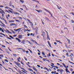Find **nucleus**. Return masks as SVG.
Here are the masks:
<instances>
[{
  "label": "nucleus",
  "mask_w": 74,
  "mask_h": 74,
  "mask_svg": "<svg viewBox=\"0 0 74 74\" xmlns=\"http://www.w3.org/2000/svg\"><path fill=\"white\" fill-rule=\"evenodd\" d=\"M45 11H46V12H49V14H50V15H51V16L52 17L53 16H52V14H51V12L47 10V9H45Z\"/></svg>",
  "instance_id": "nucleus-1"
},
{
  "label": "nucleus",
  "mask_w": 74,
  "mask_h": 74,
  "mask_svg": "<svg viewBox=\"0 0 74 74\" xmlns=\"http://www.w3.org/2000/svg\"><path fill=\"white\" fill-rule=\"evenodd\" d=\"M60 74H62V72H64V70H63L61 69H60Z\"/></svg>",
  "instance_id": "nucleus-2"
},
{
  "label": "nucleus",
  "mask_w": 74,
  "mask_h": 74,
  "mask_svg": "<svg viewBox=\"0 0 74 74\" xmlns=\"http://www.w3.org/2000/svg\"><path fill=\"white\" fill-rule=\"evenodd\" d=\"M22 37H23V36L22 35H19L18 38H22Z\"/></svg>",
  "instance_id": "nucleus-3"
},
{
  "label": "nucleus",
  "mask_w": 74,
  "mask_h": 74,
  "mask_svg": "<svg viewBox=\"0 0 74 74\" xmlns=\"http://www.w3.org/2000/svg\"><path fill=\"white\" fill-rule=\"evenodd\" d=\"M16 40H18V41L19 42H21V40L19 39V38H16Z\"/></svg>",
  "instance_id": "nucleus-4"
},
{
  "label": "nucleus",
  "mask_w": 74,
  "mask_h": 74,
  "mask_svg": "<svg viewBox=\"0 0 74 74\" xmlns=\"http://www.w3.org/2000/svg\"><path fill=\"white\" fill-rule=\"evenodd\" d=\"M1 14H5V13L3 10H2V11H1Z\"/></svg>",
  "instance_id": "nucleus-5"
},
{
  "label": "nucleus",
  "mask_w": 74,
  "mask_h": 74,
  "mask_svg": "<svg viewBox=\"0 0 74 74\" xmlns=\"http://www.w3.org/2000/svg\"><path fill=\"white\" fill-rule=\"evenodd\" d=\"M16 24L14 23H11L10 24V26H14V25H15Z\"/></svg>",
  "instance_id": "nucleus-6"
},
{
  "label": "nucleus",
  "mask_w": 74,
  "mask_h": 74,
  "mask_svg": "<svg viewBox=\"0 0 74 74\" xmlns=\"http://www.w3.org/2000/svg\"><path fill=\"white\" fill-rule=\"evenodd\" d=\"M31 41H32V42H36V40H34L33 39H31Z\"/></svg>",
  "instance_id": "nucleus-7"
},
{
  "label": "nucleus",
  "mask_w": 74,
  "mask_h": 74,
  "mask_svg": "<svg viewBox=\"0 0 74 74\" xmlns=\"http://www.w3.org/2000/svg\"><path fill=\"white\" fill-rule=\"evenodd\" d=\"M45 18L46 19V20H47V21H50V20L49 19V18H48L47 17H45Z\"/></svg>",
  "instance_id": "nucleus-8"
},
{
  "label": "nucleus",
  "mask_w": 74,
  "mask_h": 74,
  "mask_svg": "<svg viewBox=\"0 0 74 74\" xmlns=\"http://www.w3.org/2000/svg\"><path fill=\"white\" fill-rule=\"evenodd\" d=\"M5 51H6V52L7 53H8V54H10V53L9 51H8V50H5Z\"/></svg>",
  "instance_id": "nucleus-9"
},
{
  "label": "nucleus",
  "mask_w": 74,
  "mask_h": 74,
  "mask_svg": "<svg viewBox=\"0 0 74 74\" xmlns=\"http://www.w3.org/2000/svg\"><path fill=\"white\" fill-rule=\"evenodd\" d=\"M56 42H58L59 43H60V44H62V42H60V40L58 41V40H56Z\"/></svg>",
  "instance_id": "nucleus-10"
},
{
  "label": "nucleus",
  "mask_w": 74,
  "mask_h": 74,
  "mask_svg": "<svg viewBox=\"0 0 74 74\" xmlns=\"http://www.w3.org/2000/svg\"><path fill=\"white\" fill-rule=\"evenodd\" d=\"M47 35V38H48V40H50V39H49V35Z\"/></svg>",
  "instance_id": "nucleus-11"
},
{
  "label": "nucleus",
  "mask_w": 74,
  "mask_h": 74,
  "mask_svg": "<svg viewBox=\"0 0 74 74\" xmlns=\"http://www.w3.org/2000/svg\"><path fill=\"white\" fill-rule=\"evenodd\" d=\"M20 1L22 3H24V1H22L21 0H20Z\"/></svg>",
  "instance_id": "nucleus-12"
},
{
  "label": "nucleus",
  "mask_w": 74,
  "mask_h": 74,
  "mask_svg": "<svg viewBox=\"0 0 74 74\" xmlns=\"http://www.w3.org/2000/svg\"><path fill=\"white\" fill-rule=\"evenodd\" d=\"M5 8H6V9H9L10 8L7 6L5 7Z\"/></svg>",
  "instance_id": "nucleus-13"
},
{
  "label": "nucleus",
  "mask_w": 74,
  "mask_h": 74,
  "mask_svg": "<svg viewBox=\"0 0 74 74\" xmlns=\"http://www.w3.org/2000/svg\"><path fill=\"white\" fill-rule=\"evenodd\" d=\"M15 21H16V22H20V21L18 20H15Z\"/></svg>",
  "instance_id": "nucleus-14"
},
{
  "label": "nucleus",
  "mask_w": 74,
  "mask_h": 74,
  "mask_svg": "<svg viewBox=\"0 0 74 74\" xmlns=\"http://www.w3.org/2000/svg\"><path fill=\"white\" fill-rule=\"evenodd\" d=\"M43 60L44 61V62H45L46 60H47V58H43Z\"/></svg>",
  "instance_id": "nucleus-15"
},
{
  "label": "nucleus",
  "mask_w": 74,
  "mask_h": 74,
  "mask_svg": "<svg viewBox=\"0 0 74 74\" xmlns=\"http://www.w3.org/2000/svg\"><path fill=\"white\" fill-rule=\"evenodd\" d=\"M62 64L64 66V67H65L66 68V65H65L63 63Z\"/></svg>",
  "instance_id": "nucleus-16"
},
{
  "label": "nucleus",
  "mask_w": 74,
  "mask_h": 74,
  "mask_svg": "<svg viewBox=\"0 0 74 74\" xmlns=\"http://www.w3.org/2000/svg\"><path fill=\"white\" fill-rule=\"evenodd\" d=\"M21 43H25V40H23V41L21 42Z\"/></svg>",
  "instance_id": "nucleus-17"
},
{
  "label": "nucleus",
  "mask_w": 74,
  "mask_h": 74,
  "mask_svg": "<svg viewBox=\"0 0 74 74\" xmlns=\"http://www.w3.org/2000/svg\"><path fill=\"white\" fill-rule=\"evenodd\" d=\"M21 69H22V70H24V71H25V69L24 68H23L21 67Z\"/></svg>",
  "instance_id": "nucleus-18"
},
{
  "label": "nucleus",
  "mask_w": 74,
  "mask_h": 74,
  "mask_svg": "<svg viewBox=\"0 0 74 74\" xmlns=\"http://www.w3.org/2000/svg\"><path fill=\"white\" fill-rule=\"evenodd\" d=\"M29 70L30 71H32V72H33V70L31 69H29Z\"/></svg>",
  "instance_id": "nucleus-19"
},
{
  "label": "nucleus",
  "mask_w": 74,
  "mask_h": 74,
  "mask_svg": "<svg viewBox=\"0 0 74 74\" xmlns=\"http://www.w3.org/2000/svg\"><path fill=\"white\" fill-rule=\"evenodd\" d=\"M57 6L58 9H59V10H60V8H59V6H58V5H57Z\"/></svg>",
  "instance_id": "nucleus-20"
},
{
  "label": "nucleus",
  "mask_w": 74,
  "mask_h": 74,
  "mask_svg": "<svg viewBox=\"0 0 74 74\" xmlns=\"http://www.w3.org/2000/svg\"><path fill=\"white\" fill-rule=\"evenodd\" d=\"M71 21L72 23H74V21L73 20H71Z\"/></svg>",
  "instance_id": "nucleus-21"
},
{
  "label": "nucleus",
  "mask_w": 74,
  "mask_h": 74,
  "mask_svg": "<svg viewBox=\"0 0 74 74\" xmlns=\"http://www.w3.org/2000/svg\"><path fill=\"white\" fill-rule=\"evenodd\" d=\"M10 37V38H12L13 39H14V38L12 36L10 35L9 36Z\"/></svg>",
  "instance_id": "nucleus-22"
},
{
  "label": "nucleus",
  "mask_w": 74,
  "mask_h": 74,
  "mask_svg": "<svg viewBox=\"0 0 74 74\" xmlns=\"http://www.w3.org/2000/svg\"><path fill=\"white\" fill-rule=\"evenodd\" d=\"M8 32L9 33H10V34H12V32H9V31H8Z\"/></svg>",
  "instance_id": "nucleus-23"
},
{
  "label": "nucleus",
  "mask_w": 74,
  "mask_h": 74,
  "mask_svg": "<svg viewBox=\"0 0 74 74\" xmlns=\"http://www.w3.org/2000/svg\"><path fill=\"white\" fill-rule=\"evenodd\" d=\"M0 34H1V35H3L4 36H5V35L3 34L0 33Z\"/></svg>",
  "instance_id": "nucleus-24"
},
{
  "label": "nucleus",
  "mask_w": 74,
  "mask_h": 74,
  "mask_svg": "<svg viewBox=\"0 0 74 74\" xmlns=\"http://www.w3.org/2000/svg\"><path fill=\"white\" fill-rule=\"evenodd\" d=\"M24 26L25 27V28H27V27L26 25H24Z\"/></svg>",
  "instance_id": "nucleus-25"
},
{
  "label": "nucleus",
  "mask_w": 74,
  "mask_h": 74,
  "mask_svg": "<svg viewBox=\"0 0 74 74\" xmlns=\"http://www.w3.org/2000/svg\"><path fill=\"white\" fill-rule=\"evenodd\" d=\"M66 40H67V41H70V40L69 39H68V38H66Z\"/></svg>",
  "instance_id": "nucleus-26"
},
{
  "label": "nucleus",
  "mask_w": 74,
  "mask_h": 74,
  "mask_svg": "<svg viewBox=\"0 0 74 74\" xmlns=\"http://www.w3.org/2000/svg\"><path fill=\"white\" fill-rule=\"evenodd\" d=\"M26 31H27V29H24V32H26Z\"/></svg>",
  "instance_id": "nucleus-27"
},
{
  "label": "nucleus",
  "mask_w": 74,
  "mask_h": 74,
  "mask_svg": "<svg viewBox=\"0 0 74 74\" xmlns=\"http://www.w3.org/2000/svg\"><path fill=\"white\" fill-rule=\"evenodd\" d=\"M17 18H18L20 19H22V18L21 17L18 16V17H17Z\"/></svg>",
  "instance_id": "nucleus-28"
},
{
  "label": "nucleus",
  "mask_w": 74,
  "mask_h": 74,
  "mask_svg": "<svg viewBox=\"0 0 74 74\" xmlns=\"http://www.w3.org/2000/svg\"><path fill=\"white\" fill-rule=\"evenodd\" d=\"M45 69L47 70V71H49V69L47 68H45Z\"/></svg>",
  "instance_id": "nucleus-29"
},
{
  "label": "nucleus",
  "mask_w": 74,
  "mask_h": 74,
  "mask_svg": "<svg viewBox=\"0 0 74 74\" xmlns=\"http://www.w3.org/2000/svg\"><path fill=\"white\" fill-rule=\"evenodd\" d=\"M21 71H23V73H25V74H27V73H26V72H25V71L22 70H21Z\"/></svg>",
  "instance_id": "nucleus-30"
},
{
  "label": "nucleus",
  "mask_w": 74,
  "mask_h": 74,
  "mask_svg": "<svg viewBox=\"0 0 74 74\" xmlns=\"http://www.w3.org/2000/svg\"><path fill=\"white\" fill-rule=\"evenodd\" d=\"M51 66H52V67H56V66H53L52 65H51Z\"/></svg>",
  "instance_id": "nucleus-31"
},
{
  "label": "nucleus",
  "mask_w": 74,
  "mask_h": 74,
  "mask_svg": "<svg viewBox=\"0 0 74 74\" xmlns=\"http://www.w3.org/2000/svg\"><path fill=\"white\" fill-rule=\"evenodd\" d=\"M35 43H36V44H37V45H39L38 43H37V42H35Z\"/></svg>",
  "instance_id": "nucleus-32"
},
{
  "label": "nucleus",
  "mask_w": 74,
  "mask_h": 74,
  "mask_svg": "<svg viewBox=\"0 0 74 74\" xmlns=\"http://www.w3.org/2000/svg\"><path fill=\"white\" fill-rule=\"evenodd\" d=\"M35 11H37V12H39V13H40V12L39 11V10H36V9L35 10Z\"/></svg>",
  "instance_id": "nucleus-33"
},
{
  "label": "nucleus",
  "mask_w": 74,
  "mask_h": 74,
  "mask_svg": "<svg viewBox=\"0 0 74 74\" xmlns=\"http://www.w3.org/2000/svg\"><path fill=\"white\" fill-rule=\"evenodd\" d=\"M5 12H8L9 13H10V12L8 11L7 10H5Z\"/></svg>",
  "instance_id": "nucleus-34"
},
{
  "label": "nucleus",
  "mask_w": 74,
  "mask_h": 74,
  "mask_svg": "<svg viewBox=\"0 0 74 74\" xmlns=\"http://www.w3.org/2000/svg\"><path fill=\"white\" fill-rule=\"evenodd\" d=\"M39 12H42V10H39Z\"/></svg>",
  "instance_id": "nucleus-35"
},
{
  "label": "nucleus",
  "mask_w": 74,
  "mask_h": 74,
  "mask_svg": "<svg viewBox=\"0 0 74 74\" xmlns=\"http://www.w3.org/2000/svg\"><path fill=\"white\" fill-rule=\"evenodd\" d=\"M34 69L35 71H37V70L36 69L33 68Z\"/></svg>",
  "instance_id": "nucleus-36"
},
{
  "label": "nucleus",
  "mask_w": 74,
  "mask_h": 74,
  "mask_svg": "<svg viewBox=\"0 0 74 74\" xmlns=\"http://www.w3.org/2000/svg\"><path fill=\"white\" fill-rule=\"evenodd\" d=\"M2 47H3V48H5V46L4 45H2Z\"/></svg>",
  "instance_id": "nucleus-37"
},
{
  "label": "nucleus",
  "mask_w": 74,
  "mask_h": 74,
  "mask_svg": "<svg viewBox=\"0 0 74 74\" xmlns=\"http://www.w3.org/2000/svg\"><path fill=\"white\" fill-rule=\"evenodd\" d=\"M66 55L67 56H68L69 55V53H66Z\"/></svg>",
  "instance_id": "nucleus-38"
},
{
  "label": "nucleus",
  "mask_w": 74,
  "mask_h": 74,
  "mask_svg": "<svg viewBox=\"0 0 74 74\" xmlns=\"http://www.w3.org/2000/svg\"><path fill=\"white\" fill-rule=\"evenodd\" d=\"M14 14H18V12H14Z\"/></svg>",
  "instance_id": "nucleus-39"
},
{
  "label": "nucleus",
  "mask_w": 74,
  "mask_h": 74,
  "mask_svg": "<svg viewBox=\"0 0 74 74\" xmlns=\"http://www.w3.org/2000/svg\"><path fill=\"white\" fill-rule=\"evenodd\" d=\"M70 71H73V69L71 68L70 69Z\"/></svg>",
  "instance_id": "nucleus-40"
},
{
  "label": "nucleus",
  "mask_w": 74,
  "mask_h": 74,
  "mask_svg": "<svg viewBox=\"0 0 74 74\" xmlns=\"http://www.w3.org/2000/svg\"><path fill=\"white\" fill-rule=\"evenodd\" d=\"M65 71H66V72H67L68 71V69L67 68H66L65 69Z\"/></svg>",
  "instance_id": "nucleus-41"
},
{
  "label": "nucleus",
  "mask_w": 74,
  "mask_h": 74,
  "mask_svg": "<svg viewBox=\"0 0 74 74\" xmlns=\"http://www.w3.org/2000/svg\"><path fill=\"white\" fill-rule=\"evenodd\" d=\"M7 38H8V39H9V40H11L12 39L11 38L9 37H7Z\"/></svg>",
  "instance_id": "nucleus-42"
},
{
  "label": "nucleus",
  "mask_w": 74,
  "mask_h": 74,
  "mask_svg": "<svg viewBox=\"0 0 74 74\" xmlns=\"http://www.w3.org/2000/svg\"><path fill=\"white\" fill-rule=\"evenodd\" d=\"M5 62H8V60H5Z\"/></svg>",
  "instance_id": "nucleus-43"
},
{
  "label": "nucleus",
  "mask_w": 74,
  "mask_h": 74,
  "mask_svg": "<svg viewBox=\"0 0 74 74\" xmlns=\"http://www.w3.org/2000/svg\"><path fill=\"white\" fill-rule=\"evenodd\" d=\"M12 32L13 33L15 34V32L14 31H12Z\"/></svg>",
  "instance_id": "nucleus-44"
},
{
  "label": "nucleus",
  "mask_w": 74,
  "mask_h": 74,
  "mask_svg": "<svg viewBox=\"0 0 74 74\" xmlns=\"http://www.w3.org/2000/svg\"><path fill=\"white\" fill-rule=\"evenodd\" d=\"M56 69H59V67L56 66Z\"/></svg>",
  "instance_id": "nucleus-45"
},
{
  "label": "nucleus",
  "mask_w": 74,
  "mask_h": 74,
  "mask_svg": "<svg viewBox=\"0 0 74 74\" xmlns=\"http://www.w3.org/2000/svg\"><path fill=\"white\" fill-rule=\"evenodd\" d=\"M49 45L50 47L51 48V44H49Z\"/></svg>",
  "instance_id": "nucleus-46"
},
{
  "label": "nucleus",
  "mask_w": 74,
  "mask_h": 74,
  "mask_svg": "<svg viewBox=\"0 0 74 74\" xmlns=\"http://www.w3.org/2000/svg\"><path fill=\"white\" fill-rule=\"evenodd\" d=\"M37 66H38V67H40V66L39 65H37Z\"/></svg>",
  "instance_id": "nucleus-47"
},
{
  "label": "nucleus",
  "mask_w": 74,
  "mask_h": 74,
  "mask_svg": "<svg viewBox=\"0 0 74 74\" xmlns=\"http://www.w3.org/2000/svg\"><path fill=\"white\" fill-rule=\"evenodd\" d=\"M0 56H1V57H3V54L0 55Z\"/></svg>",
  "instance_id": "nucleus-48"
},
{
  "label": "nucleus",
  "mask_w": 74,
  "mask_h": 74,
  "mask_svg": "<svg viewBox=\"0 0 74 74\" xmlns=\"http://www.w3.org/2000/svg\"><path fill=\"white\" fill-rule=\"evenodd\" d=\"M28 50L31 53H32V51L30 50V49H28Z\"/></svg>",
  "instance_id": "nucleus-49"
},
{
  "label": "nucleus",
  "mask_w": 74,
  "mask_h": 74,
  "mask_svg": "<svg viewBox=\"0 0 74 74\" xmlns=\"http://www.w3.org/2000/svg\"><path fill=\"white\" fill-rule=\"evenodd\" d=\"M9 11L10 12H11V13H12V11L10 10H9Z\"/></svg>",
  "instance_id": "nucleus-50"
},
{
  "label": "nucleus",
  "mask_w": 74,
  "mask_h": 74,
  "mask_svg": "<svg viewBox=\"0 0 74 74\" xmlns=\"http://www.w3.org/2000/svg\"><path fill=\"white\" fill-rule=\"evenodd\" d=\"M0 22H1V23H2V24L3 25H4V24L3 23H2V22H1V21H0Z\"/></svg>",
  "instance_id": "nucleus-51"
},
{
  "label": "nucleus",
  "mask_w": 74,
  "mask_h": 74,
  "mask_svg": "<svg viewBox=\"0 0 74 74\" xmlns=\"http://www.w3.org/2000/svg\"><path fill=\"white\" fill-rule=\"evenodd\" d=\"M14 68L15 69V70H16L17 71H18V69L15 67H14Z\"/></svg>",
  "instance_id": "nucleus-52"
},
{
  "label": "nucleus",
  "mask_w": 74,
  "mask_h": 74,
  "mask_svg": "<svg viewBox=\"0 0 74 74\" xmlns=\"http://www.w3.org/2000/svg\"><path fill=\"white\" fill-rule=\"evenodd\" d=\"M13 55H14V56H16V55L15 54H13Z\"/></svg>",
  "instance_id": "nucleus-53"
},
{
  "label": "nucleus",
  "mask_w": 74,
  "mask_h": 74,
  "mask_svg": "<svg viewBox=\"0 0 74 74\" xmlns=\"http://www.w3.org/2000/svg\"><path fill=\"white\" fill-rule=\"evenodd\" d=\"M69 63H72V64H74V63H73V62H72L70 61H69Z\"/></svg>",
  "instance_id": "nucleus-54"
},
{
  "label": "nucleus",
  "mask_w": 74,
  "mask_h": 74,
  "mask_svg": "<svg viewBox=\"0 0 74 74\" xmlns=\"http://www.w3.org/2000/svg\"><path fill=\"white\" fill-rule=\"evenodd\" d=\"M4 6L2 5H0V7H3Z\"/></svg>",
  "instance_id": "nucleus-55"
},
{
  "label": "nucleus",
  "mask_w": 74,
  "mask_h": 74,
  "mask_svg": "<svg viewBox=\"0 0 74 74\" xmlns=\"http://www.w3.org/2000/svg\"><path fill=\"white\" fill-rule=\"evenodd\" d=\"M64 17H65L66 18H67V16L66 15H64Z\"/></svg>",
  "instance_id": "nucleus-56"
},
{
  "label": "nucleus",
  "mask_w": 74,
  "mask_h": 74,
  "mask_svg": "<svg viewBox=\"0 0 74 74\" xmlns=\"http://www.w3.org/2000/svg\"><path fill=\"white\" fill-rule=\"evenodd\" d=\"M12 6L13 8H15V7H14V6L13 5H12Z\"/></svg>",
  "instance_id": "nucleus-57"
},
{
  "label": "nucleus",
  "mask_w": 74,
  "mask_h": 74,
  "mask_svg": "<svg viewBox=\"0 0 74 74\" xmlns=\"http://www.w3.org/2000/svg\"><path fill=\"white\" fill-rule=\"evenodd\" d=\"M25 60H27V58H26V57H25Z\"/></svg>",
  "instance_id": "nucleus-58"
},
{
  "label": "nucleus",
  "mask_w": 74,
  "mask_h": 74,
  "mask_svg": "<svg viewBox=\"0 0 74 74\" xmlns=\"http://www.w3.org/2000/svg\"><path fill=\"white\" fill-rule=\"evenodd\" d=\"M51 74H54V71H52L51 72Z\"/></svg>",
  "instance_id": "nucleus-59"
},
{
  "label": "nucleus",
  "mask_w": 74,
  "mask_h": 74,
  "mask_svg": "<svg viewBox=\"0 0 74 74\" xmlns=\"http://www.w3.org/2000/svg\"><path fill=\"white\" fill-rule=\"evenodd\" d=\"M54 44L55 45H57V43H56V42H54Z\"/></svg>",
  "instance_id": "nucleus-60"
},
{
  "label": "nucleus",
  "mask_w": 74,
  "mask_h": 74,
  "mask_svg": "<svg viewBox=\"0 0 74 74\" xmlns=\"http://www.w3.org/2000/svg\"><path fill=\"white\" fill-rule=\"evenodd\" d=\"M37 38H39V36H38V35L37 36Z\"/></svg>",
  "instance_id": "nucleus-61"
},
{
  "label": "nucleus",
  "mask_w": 74,
  "mask_h": 74,
  "mask_svg": "<svg viewBox=\"0 0 74 74\" xmlns=\"http://www.w3.org/2000/svg\"><path fill=\"white\" fill-rule=\"evenodd\" d=\"M26 53H29V51H26Z\"/></svg>",
  "instance_id": "nucleus-62"
},
{
  "label": "nucleus",
  "mask_w": 74,
  "mask_h": 74,
  "mask_svg": "<svg viewBox=\"0 0 74 74\" xmlns=\"http://www.w3.org/2000/svg\"><path fill=\"white\" fill-rule=\"evenodd\" d=\"M16 64V65H17V66H19L18 63H17V64Z\"/></svg>",
  "instance_id": "nucleus-63"
},
{
  "label": "nucleus",
  "mask_w": 74,
  "mask_h": 74,
  "mask_svg": "<svg viewBox=\"0 0 74 74\" xmlns=\"http://www.w3.org/2000/svg\"><path fill=\"white\" fill-rule=\"evenodd\" d=\"M27 36H30V34H27Z\"/></svg>",
  "instance_id": "nucleus-64"
}]
</instances>
